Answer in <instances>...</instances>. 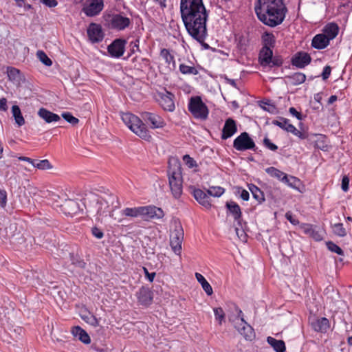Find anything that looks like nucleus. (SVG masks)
I'll use <instances>...</instances> for the list:
<instances>
[{"instance_id": "f257e3e1", "label": "nucleus", "mask_w": 352, "mask_h": 352, "mask_svg": "<svg viewBox=\"0 0 352 352\" xmlns=\"http://www.w3.org/2000/svg\"><path fill=\"white\" fill-rule=\"evenodd\" d=\"M180 12L188 33L199 43H204L208 36V14L202 0H181Z\"/></svg>"}, {"instance_id": "f03ea898", "label": "nucleus", "mask_w": 352, "mask_h": 352, "mask_svg": "<svg viewBox=\"0 0 352 352\" xmlns=\"http://www.w3.org/2000/svg\"><path fill=\"white\" fill-rule=\"evenodd\" d=\"M254 10L258 19L272 28L281 24L287 12L282 0H258Z\"/></svg>"}, {"instance_id": "7ed1b4c3", "label": "nucleus", "mask_w": 352, "mask_h": 352, "mask_svg": "<svg viewBox=\"0 0 352 352\" xmlns=\"http://www.w3.org/2000/svg\"><path fill=\"white\" fill-rule=\"evenodd\" d=\"M121 118L126 126L141 139L150 142L152 136L142 120L131 113H122Z\"/></svg>"}, {"instance_id": "20e7f679", "label": "nucleus", "mask_w": 352, "mask_h": 352, "mask_svg": "<svg viewBox=\"0 0 352 352\" xmlns=\"http://www.w3.org/2000/svg\"><path fill=\"white\" fill-rule=\"evenodd\" d=\"M168 184L173 196L178 199L182 194L183 179L181 168L176 163L173 166H169L168 170Z\"/></svg>"}, {"instance_id": "39448f33", "label": "nucleus", "mask_w": 352, "mask_h": 352, "mask_svg": "<svg viewBox=\"0 0 352 352\" xmlns=\"http://www.w3.org/2000/svg\"><path fill=\"white\" fill-rule=\"evenodd\" d=\"M236 311L237 316L234 319L230 318V320L245 340H252L255 338L254 329L244 320L242 311L238 307L236 308Z\"/></svg>"}, {"instance_id": "423d86ee", "label": "nucleus", "mask_w": 352, "mask_h": 352, "mask_svg": "<svg viewBox=\"0 0 352 352\" xmlns=\"http://www.w3.org/2000/svg\"><path fill=\"white\" fill-rule=\"evenodd\" d=\"M103 18L108 28L118 31L126 29L131 23L130 19L121 14H104Z\"/></svg>"}, {"instance_id": "0eeeda50", "label": "nucleus", "mask_w": 352, "mask_h": 352, "mask_svg": "<svg viewBox=\"0 0 352 352\" xmlns=\"http://www.w3.org/2000/svg\"><path fill=\"white\" fill-rule=\"evenodd\" d=\"M188 107V111L196 119L204 120L208 116V109L199 96L191 97Z\"/></svg>"}, {"instance_id": "6e6552de", "label": "nucleus", "mask_w": 352, "mask_h": 352, "mask_svg": "<svg viewBox=\"0 0 352 352\" xmlns=\"http://www.w3.org/2000/svg\"><path fill=\"white\" fill-rule=\"evenodd\" d=\"M226 207L237 223V225L235 226V232L237 236L241 241H245L247 235L243 229V225L241 221V210L240 206L236 203L230 201L226 204Z\"/></svg>"}, {"instance_id": "1a4fd4ad", "label": "nucleus", "mask_w": 352, "mask_h": 352, "mask_svg": "<svg viewBox=\"0 0 352 352\" xmlns=\"http://www.w3.org/2000/svg\"><path fill=\"white\" fill-rule=\"evenodd\" d=\"M98 214L100 216H106L118 207V200L116 196L113 195L99 197L97 199Z\"/></svg>"}, {"instance_id": "9d476101", "label": "nucleus", "mask_w": 352, "mask_h": 352, "mask_svg": "<svg viewBox=\"0 0 352 352\" xmlns=\"http://www.w3.org/2000/svg\"><path fill=\"white\" fill-rule=\"evenodd\" d=\"M259 62L263 67H280L283 60L278 56L273 57V52L270 47H263L259 54Z\"/></svg>"}, {"instance_id": "9b49d317", "label": "nucleus", "mask_w": 352, "mask_h": 352, "mask_svg": "<svg viewBox=\"0 0 352 352\" xmlns=\"http://www.w3.org/2000/svg\"><path fill=\"white\" fill-rule=\"evenodd\" d=\"M155 99L164 111L173 112L175 110L174 95L172 93L166 89L159 91L155 95Z\"/></svg>"}, {"instance_id": "f8f14e48", "label": "nucleus", "mask_w": 352, "mask_h": 352, "mask_svg": "<svg viewBox=\"0 0 352 352\" xmlns=\"http://www.w3.org/2000/svg\"><path fill=\"white\" fill-rule=\"evenodd\" d=\"M160 57L162 63L160 64V68L166 73H170L176 68V62L174 55L172 52L166 48L162 49L160 53Z\"/></svg>"}, {"instance_id": "ddd939ff", "label": "nucleus", "mask_w": 352, "mask_h": 352, "mask_svg": "<svg viewBox=\"0 0 352 352\" xmlns=\"http://www.w3.org/2000/svg\"><path fill=\"white\" fill-rule=\"evenodd\" d=\"M255 146L254 140L247 132L241 133L233 142V147L238 151L252 150Z\"/></svg>"}, {"instance_id": "4468645a", "label": "nucleus", "mask_w": 352, "mask_h": 352, "mask_svg": "<svg viewBox=\"0 0 352 352\" xmlns=\"http://www.w3.org/2000/svg\"><path fill=\"white\" fill-rule=\"evenodd\" d=\"M104 7V0H88L82 10L87 16L93 17L98 16Z\"/></svg>"}, {"instance_id": "2eb2a0df", "label": "nucleus", "mask_w": 352, "mask_h": 352, "mask_svg": "<svg viewBox=\"0 0 352 352\" xmlns=\"http://www.w3.org/2000/svg\"><path fill=\"white\" fill-rule=\"evenodd\" d=\"M184 239V231L180 226H176L170 236V244L173 251L180 255L182 252V244Z\"/></svg>"}, {"instance_id": "dca6fc26", "label": "nucleus", "mask_w": 352, "mask_h": 352, "mask_svg": "<svg viewBox=\"0 0 352 352\" xmlns=\"http://www.w3.org/2000/svg\"><path fill=\"white\" fill-rule=\"evenodd\" d=\"M89 41L91 43H98L102 41L104 32L102 26L96 23H91L87 30Z\"/></svg>"}, {"instance_id": "f3484780", "label": "nucleus", "mask_w": 352, "mask_h": 352, "mask_svg": "<svg viewBox=\"0 0 352 352\" xmlns=\"http://www.w3.org/2000/svg\"><path fill=\"white\" fill-rule=\"evenodd\" d=\"M126 41L124 39L116 38L107 47L109 56L114 58H120L125 52Z\"/></svg>"}, {"instance_id": "a211bd4d", "label": "nucleus", "mask_w": 352, "mask_h": 352, "mask_svg": "<svg viewBox=\"0 0 352 352\" xmlns=\"http://www.w3.org/2000/svg\"><path fill=\"white\" fill-rule=\"evenodd\" d=\"M164 216V212L160 208L152 205L142 206V219L144 221L161 219Z\"/></svg>"}, {"instance_id": "6ab92c4d", "label": "nucleus", "mask_w": 352, "mask_h": 352, "mask_svg": "<svg viewBox=\"0 0 352 352\" xmlns=\"http://www.w3.org/2000/svg\"><path fill=\"white\" fill-rule=\"evenodd\" d=\"M142 118L146 122L149 123L151 128L153 129H161L166 125L164 119L155 113L143 112Z\"/></svg>"}, {"instance_id": "aec40b11", "label": "nucleus", "mask_w": 352, "mask_h": 352, "mask_svg": "<svg viewBox=\"0 0 352 352\" xmlns=\"http://www.w3.org/2000/svg\"><path fill=\"white\" fill-rule=\"evenodd\" d=\"M300 229L303 233L311 236L316 241H322L324 238V230L309 223H302Z\"/></svg>"}, {"instance_id": "412c9836", "label": "nucleus", "mask_w": 352, "mask_h": 352, "mask_svg": "<svg viewBox=\"0 0 352 352\" xmlns=\"http://www.w3.org/2000/svg\"><path fill=\"white\" fill-rule=\"evenodd\" d=\"M60 206L62 211L68 216H73L82 210V204L75 199H66Z\"/></svg>"}, {"instance_id": "4be33fe9", "label": "nucleus", "mask_w": 352, "mask_h": 352, "mask_svg": "<svg viewBox=\"0 0 352 352\" xmlns=\"http://www.w3.org/2000/svg\"><path fill=\"white\" fill-rule=\"evenodd\" d=\"M138 303L144 307L149 306L153 299V293L148 287L142 286L139 289L135 294Z\"/></svg>"}, {"instance_id": "5701e85b", "label": "nucleus", "mask_w": 352, "mask_h": 352, "mask_svg": "<svg viewBox=\"0 0 352 352\" xmlns=\"http://www.w3.org/2000/svg\"><path fill=\"white\" fill-rule=\"evenodd\" d=\"M237 131V126L235 120L232 118H228L222 129L221 139L227 140L233 136Z\"/></svg>"}, {"instance_id": "b1692460", "label": "nucleus", "mask_w": 352, "mask_h": 352, "mask_svg": "<svg viewBox=\"0 0 352 352\" xmlns=\"http://www.w3.org/2000/svg\"><path fill=\"white\" fill-rule=\"evenodd\" d=\"M311 56L309 54L300 52L296 53L292 59V63L294 66L298 68H304L311 62Z\"/></svg>"}, {"instance_id": "393cba45", "label": "nucleus", "mask_w": 352, "mask_h": 352, "mask_svg": "<svg viewBox=\"0 0 352 352\" xmlns=\"http://www.w3.org/2000/svg\"><path fill=\"white\" fill-rule=\"evenodd\" d=\"M8 76L10 81H12L16 86H20L25 82L24 76L20 72L18 69L14 67L8 68Z\"/></svg>"}, {"instance_id": "a878e982", "label": "nucleus", "mask_w": 352, "mask_h": 352, "mask_svg": "<svg viewBox=\"0 0 352 352\" xmlns=\"http://www.w3.org/2000/svg\"><path fill=\"white\" fill-rule=\"evenodd\" d=\"M72 334L82 342L83 344H89L91 343V338L89 334L80 327H74L71 330Z\"/></svg>"}, {"instance_id": "bb28decb", "label": "nucleus", "mask_w": 352, "mask_h": 352, "mask_svg": "<svg viewBox=\"0 0 352 352\" xmlns=\"http://www.w3.org/2000/svg\"><path fill=\"white\" fill-rule=\"evenodd\" d=\"M311 324L312 328L318 332H327L329 329V321L326 318H317L311 320Z\"/></svg>"}, {"instance_id": "cd10ccee", "label": "nucleus", "mask_w": 352, "mask_h": 352, "mask_svg": "<svg viewBox=\"0 0 352 352\" xmlns=\"http://www.w3.org/2000/svg\"><path fill=\"white\" fill-rule=\"evenodd\" d=\"M330 41L325 36V34L321 33L316 34L312 39L311 45L315 49L322 50L327 47Z\"/></svg>"}, {"instance_id": "c85d7f7f", "label": "nucleus", "mask_w": 352, "mask_h": 352, "mask_svg": "<svg viewBox=\"0 0 352 352\" xmlns=\"http://www.w3.org/2000/svg\"><path fill=\"white\" fill-rule=\"evenodd\" d=\"M192 195L195 199L203 206L206 208H210L211 204L210 202V198L208 194L199 188H194L192 190Z\"/></svg>"}, {"instance_id": "c756f323", "label": "nucleus", "mask_w": 352, "mask_h": 352, "mask_svg": "<svg viewBox=\"0 0 352 352\" xmlns=\"http://www.w3.org/2000/svg\"><path fill=\"white\" fill-rule=\"evenodd\" d=\"M38 115L47 123L58 122L60 119L58 115L51 112L45 108H41L38 111Z\"/></svg>"}, {"instance_id": "7c9ffc66", "label": "nucleus", "mask_w": 352, "mask_h": 352, "mask_svg": "<svg viewBox=\"0 0 352 352\" xmlns=\"http://www.w3.org/2000/svg\"><path fill=\"white\" fill-rule=\"evenodd\" d=\"M121 215L131 218H141L142 214V206L125 208L121 210Z\"/></svg>"}, {"instance_id": "2f4dec72", "label": "nucleus", "mask_w": 352, "mask_h": 352, "mask_svg": "<svg viewBox=\"0 0 352 352\" xmlns=\"http://www.w3.org/2000/svg\"><path fill=\"white\" fill-rule=\"evenodd\" d=\"M339 28L338 25L335 23H327L323 28L322 33L325 34V36L329 38V41L333 40L338 34Z\"/></svg>"}, {"instance_id": "473e14b6", "label": "nucleus", "mask_w": 352, "mask_h": 352, "mask_svg": "<svg viewBox=\"0 0 352 352\" xmlns=\"http://www.w3.org/2000/svg\"><path fill=\"white\" fill-rule=\"evenodd\" d=\"M267 342L276 352H285L286 346L284 341L268 336L267 338Z\"/></svg>"}, {"instance_id": "72a5a7b5", "label": "nucleus", "mask_w": 352, "mask_h": 352, "mask_svg": "<svg viewBox=\"0 0 352 352\" xmlns=\"http://www.w3.org/2000/svg\"><path fill=\"white\" fill-rule=\"evenodd\" d=\"M11 112L15 123L18 126H21L25 124V119L18 105H13L11 109Z\"/></svg>"}, {"instance_id": "f704fd0d", "label": "nucleus", "mask_w": 352, "mask_h": 352, "mask_svg": "<svg viewBox=\"0 0 352 352\" xmlns=\"http://www.w3.org/2000/svg\"><path fill=\"white\" fill-rule=\"evenodd\" d=\"M272 124L289 133H292L295 129V126L289 123V120L284 118L273 120Z\"/></svg>"}, {"instance_id": "c9c22d12", "label": "nucleus", "mask_w": 352, "mask_h": 352, "mask_svg": "<svg viewBox=\"0 0 352 352\" xmlns=\"http://www.w3.org/2000/svg\"><path fill=\"white\" fill-rule=\"evenodd\" d=\"M195 277L197 281L201 284L202 289L206 293L208 296H211L213 293L212 288L210 283L206 280L203 275L197 272L195 273Z\"/></svg>"}, {"instance_id": "e433bc0d", "label": "nucleus", "mask_w": 352, "mask_h": 352, "mask_svg": "<svg viewBox=\"0 0 352 352\" xmlns=\"http://www.w3.org/2000/svg\"><path fill=\"white\" fill-rule=\"evenodd\" d=\"M265 172L271 177H275L282 182L287 179V174L280 171L274 167H269L265 169Z\"/></svg>"}, {"instance_id": "4c0bfd02", "label": "nucleus", "mask_w": 352, "mask_h": 352, "mask_svg": "<svg viewBox=\"0 0 352 352\" xmlns=\"http://www.w3.org/2000/svg\"><path fill=\"white\" fill-rule=\"evenodd\" d=\"M283 183L299 192L302 191V189H300V186L301 184L300 180L294 176H288L287 175V179L284 180Z\"/></svg>"}, {"instance_id": "58836bf2", "label": "nucleus", "mask_w": 352, "mask_h": 352, "mask_svg": "<svg viewBox=\"0 0 352 352\" xmlns=\"http://www.w3.org/2000/svg\"><path fill=\"white\" fill-rule=\"evenodd\" d=\"M291 84L298 85L303 83L306 80V76L301 72H296L288 77Z\"/></svg>"}, {"instance_id": "ea45409f", "label": "nucleus", "mask_w": 352, "mask_h": 352, "mask_svg": "<svg viewBox=\"0 0 352 352\" xmlns=\"http://www.w3.org/2000/svg\"><path fill=\"white\" fill-rule=\"evenodd\" d=\"M250 191L252 192L253 197L259 203L264 201L265 198L263 192L255 185L250 184L248 186Z\"/></svg>"}, {"instance_id": "a19ab883", "label": "nucleus", "mask_w": 352, "mask_h": 352, "mask_svg": "<svg viewBox=\"0 0 352 352\" xmlns=\"http://www.w3.org/2000/svg\"><path fill=\"white\" fill-rule=\"evenodd\" d=\"M179 72L184 75H197L198 70L194 66L186 65L184 63L179 65Z\"/></svg>"}, {"instance_id": "79ce46f5", "label": "nucleus", "mask_w": 352, "mask_h": 352, "mask_svg": "<svg viewBox=\"0 0 352 352\" xmlns=\"http://www.w3.org/2000/svg\"><path fill=\"white\" fill-rule=\"evenodd\" d=\"M32 166L39 170H48L52 168L48 160H34Z\"/></svg>"}, {"instance_id": "37998d69", "label": "nucleus", "mask_w": 352, "mask_h": 352, "mask_svg": "<svg viewBox=\"0 0 352 352\" xmlns=\"http://www.w3.org/2000/svg\"><path fill=\"white\" fill-rule=\"evenodd\" d=\"M332 230L334 234L340 236L344 237L346 235V231L344 228V226L341 223H338L332 225L331 226Z\"/></svg>"}, {"instance_id": "c03bdc74", "label": "nucleus", "mask_w": 352, "mask_h": 352, "mask_svg": "<svg viewBox=\"0 0 352 352\" xmlns=\"http://www.w3.org/2000/svg\"><path fill=\"white\" fill-rule=\"evenodd\" d=\"M262 41L264 45L263 47H273L274 43V36L272 34L265 32L262 36Z\"/></svg>"}, {"instance_id": "a18cd8bd", "label": "nucleus", "mask_w": 352, "mask_h": 352, "mask_svg": "<svg viewBox=\"0 0 352 352\" xmlns=\"http://www.w3.org/2000/svg\"><path fill=\"white\" fill-rule=\"evenodd\" d=\"M207 192L210 196L219 197L224 193L225 190L221 186H211L208 189Z\"/></svg>"}, {"instance_id": "49530a36", "label": "nucleus", "mask_w": 352, "mask_h": 352, "mask_svg": "<svg viewBox=\"0 0 352 352\" xmlns=\"http://www.w3.org/2000/svg\"><path fill=\"white\" fill-rule=\"evenodd\" d=\"M36 56L39 59V60L45 65L50 67L52 65V61L43 51H37Z\"/></svg>"}, {"instance_id": "de8ad7c7", "label": "nucleus", "mask_w": 352, "mask_h": 352, "mask_svg": "<svg viewBox=\"0 0 352 352\" xmlns=\"http://www.w3.org/2000/svg\"><path fill=\"white\" fill-rule=\"evenodd\" d=\"M215 319L218 320L219 324H221L225 319V313L221 307L213 309Z\"/></svg>"}, {"instance_id": "09e8293b", "label": "nucleus", "mask_w": 352, "mask_h": 352, "mask_svg": "<svg viewBox=\"0 0 352 352\" xmlns=\"http://www.w3.org/2000/svg\"><path fill=\"white\" fill-rule=\"evenodd\" d=\"M327 247L331 252H335L338 255H343L344 254L343 250L338 245L331 241L327 242Z\"/></svg>"}, {"instance_id": "8fccbe9b", "label": "nucleus", "mask_w": 352, "mask_h": 352, "mask_svg": "<svg viewBox=\"0 0 352 352\" xmlns=\"http://www.w3.org/2000/svg\"><path fill=\"white\" fill-rule=\"evenodd\" d=\"M61 116L69 123L72 125H76L78 123L79 120L78 118H75L69 112H64L61 114Z\"/></svg>"}, {"instance_id": "3c124183", "label": "nucleus", "mask_w": 352, "mask_h": 352, "mask_svg": "<svg viewBox=\"0 0 352 352\" xmlns=\"http://www.w3.org/2000/svg\"><path fill=\"white\" fill-rule=\"evenodd\" d=\"M183 161L185 164L190 168H195L197 166L196 161L188 155H184Z\"/></svg>"}, {"instance_id": "603ef678", "label": "nucleus", "mask_w": 352, "mask_h": 352, "mask_svg": "<svg viewBox=\"0 0 352 352\" xmlns=\"http://www.w3.org/2000/svg\"><path fill=\"white\" fill-rule=\"evenodd\" d=\"M264 146L271 151H276L278 149V146L272 143L271 140L268 138H265L263 140Z\"/></svg>"}, {"instance_id": "864d4df0", "label": "nucleus", "mask_w": 352, "mask_h": 352, "mask_svg": "<svg viewBox=\"0 0 352 352\" xmlns=\"http://www.w3.org/2000/svg\"><path fill=\"white\" fill-rule=\"evenodd\" d=\"M7 204V192L5 190L0 188V206L5 208Z\"/></svg>"}, {"instance_id": "5fc2aeb1", "label": "nucleus", "mask_w": 352, "mask_h": 352, "mask_svg": "<svg viewBox=\"0 0 352 352\" xmlns=\"http://www.w3.org/2000/svg\"><path fill=\"white\" fill-rule=\"evenodd\" d=\"M263 106H261V107L266 111L270 112V113H274L276 111V107L270 103L268 102H263Z\"/></svg>"}, {"instance_id": "6e6d98bb", "label": "nucleus", "mask_w": 352, "mask_h": 352, "mask_svg": "<svg viewBox=\"0 0 352 352\" xmlns=\"http://www.w3.org/2000/svg\"><path fill=\"white\" fill-rule=\"evenodd\" d=\"M83 319L89 324L94 327H96L99 324V321L98 319L93 315H91L89 317H87V319L83 318Z\"/></svg>"}, {"instance_id": "4d7b16f0", "label": "nucleus", "mask_w": 352, "mask_h": 352, "mask_svg": "<svg viewBox=\"0 0 352 352\" xmlns=\"http://www.w3.org/2000/svg\"><path fill=\"white\" fill-rule=\"evenodd\" d=\"M285 218L293 225H297L299 223L298 219H296L291 212H287L285 214Z\"/></svg>"}, {"instance_id": "13d9d810", "label": "nucleus", "mask_w": 352, "mask_h": 352, "mask_svg": "<svg viewBox=\"0 0 352 352\" xmlns=\"http://www.w3.org/2000/svg\"><path fill=\"white\" fill-rule=\"evenodd\" d=\"M349 179L347 176H344L342 179V189L344 192H346L349 190Z\"/></svg>"}, {"instance_id": "bf43d9fd", "label": "nucleus", "mask_w": 352, "mask_h": 352, "mask_svg": "<svg viewBox=\"0 0 352 352\" xmlns=\"http://www.w3.org/2000/svg\"><path fill=\"white\" fill-rule=\"evenodd\" d=\"M92 234L97 239H100L103 237L104 234L102 231L98 228H93L91 230Z\"/></svg>"}, {"instance_id": "052dcab7", "label": "nucleus", "mask_w": 352, "mask_h": 352, "mask_svg": "<svg viewBox=\"0 0 352 352\" xmlns=\"http://www.w3.org/2000/svg\"><path fill=\"white\" fill-rule=\"evenodd\" d=\"M41 2L49 8H54L58 5L56 0H41Z\"/></svg>"}, {"instance_id": "680f3d73", "label": "nucleus", "mask_w": 352, "mask_h": 352, "mask_svg": "<svg viewBox=\"0 0 352 352\" xmlns=\"http://www.w3.org/2000/svg\"><path fill=\"white\" fill-rule=\"evenodd\" d=\"M289 111L293 116L296 117L298 120H302V114L298 112L294 107H290Z\"/></svg>"}, {"instance_id": "e2e57ef3", "label": "nucleus", "mask_w": 352, "mask_h": 352, "mask_svg": "<svg viewBox=\"0 0 352 352\" xmlns=\"http://www.w3.org/2000/svg\"><path fill=\"white\" fill-rule=\"evenodd\" d=\"M331 69L329 66H325L322 73L323 80H327L331 74Z\"/></svg>"}, {"instance_id": "0e129e2a", "label": "nucleus", "mask_w": 352, "mask_h": 352, "mask_svg": "<svg viewBox=\"0 0 352 352\" xmlns=\"http://www.w3.org/2000/svg\"><path fill=\"white\" fill-rule=\"evenodd\" d=\"M239 192L240 193V197L243 200L248 201L249 199L250 194L248 191L244 189H241L240 191H239Z\"/></svg>"}, {"instance_id": "69168bd1", "label": "nucleus", "mask_w": 352, "mask_h": 352, "mask_svg": "<svg viewBox=\"0 0 352 352\" xmlns=\"http://www.w3.org/2000/svg\"><path fill=\"white\" fill-rule=\"evenodd\" d=\"M8 110L7 100L5 98L0 99V111H6Z\"/></svg>"}, {"instance_id": "338daca9", "label": "nucleus", "mask_w": 352, "mask_h": 352, "mask_svg": "<svg viewBox=\"0 0 352 352\" xmlns=\"http://www.w3.org/2000/svg\"><path fill=\"white\" fill-rule=\"evenodd\" d=\"M292 133L302 140L307 138V135L305 133L300 131L299 130H298L296 127Z\"/></svg>"}, {"instance_id": "774afa93", "label": "nucleus", "mask_w": 352, "mask_h": 352, "mask_svg": "<svg viewBox=\"0 0 352 352\" xmlns=\"http://www.w3.org/2000/svg\"><path fill=\"white\" fill-rule=\"evenodd\" d=\"M144 273H145V276L147 278V279L150 281V282H153V280H154V278L155 276V272H153V273H149L147 270L146 268H144Z\"/></svg>"}]
</instances>
